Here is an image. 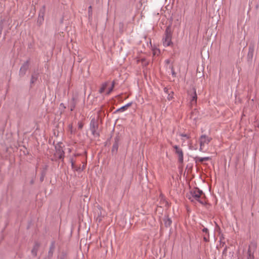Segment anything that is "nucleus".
Instances as JSON below:
<instances>
[{
  "instance_id": "f257e3e1",
  "label": "nucleus",
  "mask_w": 259,
  "mask_h": 259,
  "mask_svg": "<svg viewBox=\"0 0 259 259\" xmlns=\"http://www.w3.org/2000/svg\"><path fill=\"white\" fill-rule=\"evenodd\" d=\"M189 199L192 202H198L201 204L206 203L205 196L203 192L197 188L192 189L188 195Z\"/></svg>"
},
{
  "instance_id": "f03ea898",
  "label": "nucleus",
  "mask_w": 259,
  "mask_h": 259,
  "mask_svg": "<svg viewBox=\"0 0 259 259\" xmlns=\"http://www.w3.org/2000/svg\"><path fill=\"white\" fill-rule=\"evenodd\" d=\"M211 140V138L205 135L201 136L199 140L200 145L199 150L202 152H204L206 150V148Z\"/></svg>"
},
{
  "instance_id": "7ed1b4c3",
  "label": "nucleus",
  "mask_w": 259,
  "mask_h": 259,
  "mask_svg": "<svg viewBox=\"0 0 259 259\" xmlns=\"http://www.w3.org/2000/svg\"><path fill=\"white\" fill-rule=\"evenodd\" d=\"M171 36L169 33H166L163 39V45L164 47L169 46L171 44Z\"/></svg>"
},
{
  "instance_id": "20e7f679",
  "label": "nucleus",
  "mask_w": 259,
  "mask_h": 259,
  "mask_svg": "<svg viewBox=\"0 0 259 259\" xmlns=\"http://www.w3.org/2000/svg\"><path fill=\"white\" fill-rule=\"evenodd\" d=\"M174 148L176 150V153L178 156L179 161L182 163L183 162V152L182 150L177 146H175Z\"/></svg>"
},
{
  "instance_id": "39448f33",
  "label": "nucleus",
  "mask_w": 259,
  "mask_h": 259,
  "mask_svg": "<svg viewBox=\"0 0 259 259\" xmlns=\"http://www.w3.org/2000/svg\"><path fill=\"white\" fill-rule=\"evenodd\" d=\"M56 152L55 154V156L59 159L63 158L64 153L63 149L61 147H59L58 148L56 147Z\"/></svg>"
},
{
  "instance_id": "423d86ee",
  "label": "nucleus",
  "mask_w": 259,
  "mask_h": 259,
  "mask_svg": "<svg viewBox=\"0 0 259 259\" xmlns=\"http://www.w3.org/2000/svg\"><path fill=\"white\" fill-rule=\"evenodd\" d=\"M202 232L203 233V240L205 242H207L209 240V234L208 232V230L206 228H203L202 230Z\"/></svg>"
},
{
  "instance_id": "0eeeda50",
  "label": "nucleus",
  "mask_w": 259,
  "mask_h": 259,
  "mask_svg": "<svg viewBox=\"0 0 259 259\" xmlns=\"http://www.w3.org/2000/svg\"><path fill=\"white\" fill-rule=\"evenodd\" d=\"M131 105H132V103H128L126 105H125V106H122L121 108H120L119 109H118L117 110V111L123 112V111H125V110H126L129 107H130L131 106Z\"/></svg>"
},
{
  "instance_id": "6e6552de",
  "label": "nucleus",
  "mask_w": 259,
  "mask_h": 259,
  "mask_svg": "<svg viewBox=\"0 0 259 259\" xmlns=\"http://www.w3.org/2000/svg\"><path fill=\"white\" fill-rule=\"evenodd\" d=\"M197 101V95L196 92H194V96L192 97V99L191 101V103L192 105L195 104L196 103Z\"/></svg>"
},
{
  "instance_id": "1a4fd4ad",
  "label": "nucleus",
  "mask_w": 259,
  "mask_h": 259,
  "mask_svg": "<svg viewBox=\"0 0 259 259\" xmlns=\"http://www.w3.org/2000/svg\"><path fill=\"white\" fill-rule=\"evenodd\" d=\"M196 158L198 161H199V162H202L204 161H207V160H209V158L208 157H197Z\"/></svg>"
},
{
  "instance_id": "9d476101",
  "label": "nucleus",
  "mask_w": 259,
  "mask_h": 259,
  "mask_svg": "<svg viewBox=\"0 0 259 259\" xmlns=\"http://www.w3.org/2000/svg\"><path fill=\"white\" fill-rule=\"evenodd\" d=\"M107 86V84L106 83L103 84L102 85V87L101 88V89H100V93H103L105 91Z\"/></svg>"
},
{
  "instance_id": "9b49d317",
  "label": "nucleus",
  "mask_w": 259,
  "mask_h": 259,
  "mask_svg": "<svg viewBox=\"0 0 259 259\" xmlns=\"http://www.w3.org/2000/svg\"><path fill=\"white\" fill-rule=\"evenodd\" d=\"M159 53H160V51L159 49H154L153 50V54L154 56L158 55Z\"/></svg>"
},
{
  "instance_id": "f8f14e48",
  "label": "nucleus",
  "mask_w": 259,
  "mask_h": 259,
  "mask_svg": "<svg viewBox=\"0 0 259 259\" xmlns=\"http://www.w3.org/2000/svg\"><path fill=\"white\" fill-rule=\"evenodd\" d=\"M114 82H112L111 87L109 89L107 93V94H109L112 92L114 88Z\"/></svg>"
},
{
  "instance_id": "ddd939ff",
  "label": "nucleus",
  "mask_w": 259,
  "mask_h": 259,
  "mask_svg": "<svg viewBox=\"0 0 259 259\" xmlns=\"http://www.w3.org/2000/svg\"><path fill=\"white\" fill-rule=\"evenodd\" d=\"M26 68L25 67H22L21 68H20V73H24L25 72V71L26 70Z\"/></svg>"
},
{
  "instance_id": "4468645a",
  "label": "nucleus",
  "mask_w": 259,
  "mask_h": 259,
  "mask_svg": "<svg viewBox=\"0 0 259 259\" xmlns=\"http://www.w3.org/2000/svg\"><path fill=\"white\" fill-rule=\"evenodd\" d=\"M248 259H253V256L251 254L250 251L249 250H248Z\"/></svg>"
},
{
  "instance_id": "2eb2a0df",
  "label": "nucleus",
  "mask_w": 259,
  "mask_h": 259,
  "mask_svg": "<svg viewBox=\"0 0 259 259\" xmlns=\"http://www.w3.org/2000/svg\"><path fill=\"white\" fill-rule=\"evenodd\" d=\"M71 166L72 168H75V162L71 159Z\"/></svg>"
},
{
  "instance_id": "dca6fc26",
  "label": "nucleus",
  "mask_w": 259,
  "mask_h": 259,
  "mask_svg": "<svg viewBox=\"0 0 259 259\" xmlns=\"http://www.w3.org/2000/svg\"><path fill=\"white\" fill-rule=\"evenodd\" d=\"M89 12H90V11H92V7H91V6H90V7H89Z\"/></svg>"
},
{
  "instance_id": "f3484780",
  "label": "nucleus",
  "mask_w": 259,
  "mask_h": 259,
  "mask_svg": "<svg viewBox=\"0 0 259 259\" xmlns=\"http://www.w3.org/2000/svg\"><path fill=\"white\" fill-rule=\"evenodd\" d=\"M165 62H166V63H167V64H168V63H169V62H170V61H169V60H166V61H165Z\"/></svg>"
},
{
  "instance_id": "a211bd4d",
  "label": "nucleus",
  "mask_w": 259,
  "mask_h": 259,
  "mask_svg": "<svg viewBox=\"0 0 259 259\" xmlns=\"http://www.w3.org/2000/svg\"><path fill=\"white\" fill-rule=\"evenodd\" d=\"M82 124L80 123V124H79V127L80 128H81L82 127Z\"/></svg>"
},
{
  "instance_id": "6ab92c4d",
  "label": "nucleus",
  "mask_w": 259,
  "mask_h": 259,
  "mask_svg": "<svg viewBox=\"0 0 259 259\" xmlns=\"http://www.w3.org/2000/svg\"><path fill=\"white\" fill-rule=\"evenodd\" d=\"M182 136L185 137H187L186 135H182Z\"/></svg>"
},
{
  "instance_id": "aec40b11",
  "label": "nucleus",
  "mask_w": 259,
  "mask_h": 259,
  "mask_svg": "<svg viewBox=\"0 0 259 259\" xmlns=\"http://www.w3.org/2000/svg\"><path fill=\"white\" fill-rule=\"evenodd\" d=\"M74 108V106H72L71 107V110H73V109Z\"/></svg>"
},
{
  "instance_id": "412c9836",
  "label": "nucleus",
  "mask_w": 259,
  "mask_h": 259,
  "mask_svg": "<svg viewBox=\"0 0 259 259\" xmlns=\"http://www.w3.org/2000/svg\"><path fill=\"white\" fill-rule=\"evenodd\" d=\"M32 253H34V254H36V252H34V251H33V250H32Z\"/></svg>"
}]
</instances>
